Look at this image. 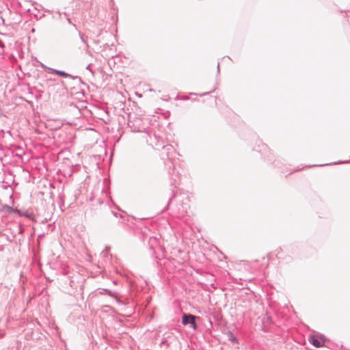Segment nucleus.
<instances>
[{
	"mask_svg": "<svg viewBox=\"0 0 350 350\" xmlns=\"http://www.w3.org/2000/svg\"><path fill=\"white\" fill-rule=\"evenodd\" d=\"M196 319V317L193 314H184L182 317V323L183 325L190 324V327L196 330L198 327Z\"/></svg>",
	"mask_w": 350,
	"mask_h": 350,
	"instance_id": "1",
	"label": "nucleus"
},
{
	"mask_svg": "<svg viewBox=\"0 0 350 350\" xmlns=\"http://www.w3.org/2000/svg\"><path fill=\"white\" fill-rule=\"evenodd\" d=\"M325 340V338L322 335L320 336V339L316 336H312L309 338L310 342L317 348L323 347L324 345Z\"/></svg>",
	"mask_w": 350,
	"mask_h": 350,
	"instance_id": "2",
	"label": "nucleus"
},
{
	"mask_svg": "<svg viewBox=\"0 0 350 350\" xmlns=\"http://www.w3.org/2000/svg\"><path fill=\"white\" fill-rule=\"evenodd\" d=\"M46 69H48L49 70L51 71L52 72L57 75H59L61 77H68V78H70L71 79H75V80H78V81H81V78L79 77H77V76H72L64 71H62V70H55V69H53V68H46Z\"/></svg>",
	"mask_w": 350,
	"mask_h": 350,
	"instance_id": "3",
	"label": "nucleus"
},
{
	"mask_svg": "<svg viewBox=\"0 0 350 350\" xmlns=\"http://www.w3.org/2000/svg\"><path fill=\"white\" fill-rule=\"evenodd\" d=\"M100 294L101 295H105V294H107L109 296L111 297H113L116 302L118 304H124L123 301H121L117 296V294L116 293H113L108 289H106V288H103L100 292Z\"/></svg>",
	"mask_w": 350,
	"mask_h": 350,
	"instance_id": "4",
	"label": "nucleus"
},
{
	"mask_svg": "<svg viewBox=\"0 0 350 350\" xmlns=\"http://www.w3.org/2000/svg\"><path fill=\"white\" fill-rule=\"evenodd\" d=\"M229 339L230 340H232V341H235L236 340L235 336L232 333H230V338Z\"/></svg>",
	"mask_w": 350,
	"mask_h": 350,
	"instance_id": "5",
	"label": "nucleus"
},
{
	"mask_svg": "<svg viewBox=\"0 0 350 350\" xmlns=\"http://www.w3.org/2000/svg\"><path fill=\"white\" fill-rule=\"evenodd\" d=\"M208 94V92H206V93H204V94H202L201 96H204V95H206V94Z\"/></svg>",
	"mask_w": 350,
	"mask_h": 350,
	"instance_id": "6",
	"label": "nucleus"
},
{
	"mask_svg": "<svg viewBox=\"0 0 350 350\" xmlns=\"http://www.w3.org/2000/svg\"><path fill=\"white\" fill-rule=\"evenodd\" d=\"M217 70H218V71L219 70V64L217 66Z\"/></svg>",
	"mask_w": 350,
	"mask_h": 350,
	"instance_id": "7",
	"label": "nucleus"
},
{
	"mask_svg": "<svg viewBox=\"0 0 350 350\" xmlns=\"http://www.w3.org/2000/svg\"><path fill=\"white\" fill-rule=\"evenodd\" d=\"M90 65L88 66L87 69H90Z\"/></svg>",
	"mask_w": 350,
	"mask_h": 350,
	"instance_id": "8",
	"label": "nucleus"
}]
</instances>
